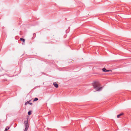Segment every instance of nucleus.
<instances>
[{
	"instance_id": "1",
	"label": "nucleus",
	"mask_w": 131,
	"mask_h": 131,
	"mask_svg": "<svg viewBox=\"0 0 131 131\" xmlns=\"http://www.w3.org/2000/svg\"><path fill=\"white\" fill-rule=\"evenodd\" d=\"M92 85L96 91H100L102 90V87H100L101 84L99 82L95 81L93 83Z\"/></svg>"
},
{
	"instance_id": "2",
	"label": "nucleus",
	"mask_w": 131,
	"mask_h": 131,
	"mask_svg": "<svg viewBox=\"0 0 131 131\" xmlns=\"http://www.w3.org/2000/svg\"><path fill=\"white\" fill-rule=\"evenodd\" d=\"M28 118H27V121H24V124L25 125V128L24 129V131H27L29 128V123L28 122Z\"/></svg>"
},
{
	"instance_id": "3",
	"label": "nucleus",
	"mask_w": 131,
	"mask_h": 131,
	"mask_svg": "<svg viewBox=\"0 0 131 131\" xmlns=\"http://www.w3.org/2000/svg\"><path fill=\"white\" fill-rule=\"evenodd\" d=\"M31 101V100H30L29 101H27L26 102L25 104V105H27L28 104H29L30 105H32V103H30V102Z\"/></svg>"
},
{
	"instance_id": "4",
	"label": "nucleus",
	"mask_w": 131,
	"mask_h": 131,
	"mask_svg": "<svg viewBox=\"0 0 131 131\" xmlns=\"http://www.w3.org/2000/svg\"><path fill=\"white\" fill-rule=\"evenodd\" d=\"M53 84L54 85L55 87L56 88H58V85L57 83H56V82L54 83Z\"/></svg>"
},
{
	"instance_id": "5",
	"label": "nucleus",
	"mask_w": 131,
	"mask_h": 131,
	"mask_svg": "<svg viewBox=\"0 0 131 131\" xmlns=\"http://www.w3.org/2000/svg\"><path fill=\"white\" fill-rule=\"evenodd\" d=\"M20 40L23 41V43H24L25 41V39L22 38H21L20 39Z\"/></svg>"
},
{
	"instance_id": "6",
	"label": "nucleus",
	"mask_w": 131,
	"mask_h": 131,
	"mask_svg": "<svg viewBox=\"0 0 131 131\" xmlns=\"http://www.w3.org/2000/svg\"><path fill=\"white\" fill-rule=\"evenodd\" d=\"M124 114L123 113H121L118 115H117V117L118 118H119L120 116H122V115H123Z\"/></svg>"
},
{
	"instance_id": "7",
	"label": "nucleus",
	"mask_w": 131,
	"mask_h": 131,
	"mask_svg": "<svg viewBox=\"0 0 131 131\" xmlns=\"http://www.w3.org/2000/svg\"><path fill=\"white\" fill-rule=\"evenodd\" d=\"M32 111H29L28 112V114L29 115H30L31 114Z\"/></svg>"
},
{
	"instance_id": "8",
	"label": "nucleus",
	"mask_w": 131,
	"mask_h": 131,
	"mask_svg": "<svg viewBox=\"0 0 131 131\" xmlns=\"http://www.w3.org/2000/svg\"><path fill=\"white\" fill-rule=\"evenodd\" d=\"M102 70L103 72H106L107 70L105 68H103L102 69Z\"/></svg>"
},
{
	"instance_id": "9",
	"label": "nucleus",
	"mask_w": 131,
	"mask_h": 131,
	"mask_svg": "<svg viewBox=\"0 0 131 131\" xmlns=\"http://www.w3.org/2000/svg\"><path fill=\"white\" fill-rule=\"evenodd\" d=\"M9 128L8 127V126L6 127L5 129V131H7V130H8L9 129Z\"/></svg>"
},
{
	"instance_id": "10",
	"label": "nucleus",
	"mask_w": 131,
	"mask_h": 131,
	"mask_svg": "<svg viewBox=\"0 0 131 131\" xmlns=\"http://www.w3.org/2000/svg\"><path fill=\"white\" fill-rule=\"evenodd\" d=\"M38 100V98H35L34 99V100H33V101L34 102L36 101H37V100Z\"/></svg>"
},
{
	"instance_id": "11",
	"label": "nucleus",
	"mask_w": 131,
	"mask_h": 131,
	"mask_svg": "<svg viewBox=\"0 0 131 131\" xmlns=\"http://www.w3.org/2000/svg\"><path fill=\"white\" fill-rule=\"evenodd\" d=\"M112 71V70H106V72H110V71Z\"/></svg>"
}]
</instances>
